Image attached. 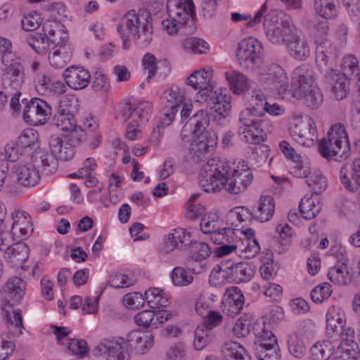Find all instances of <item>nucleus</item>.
<instances>
[{
	"label": "nucleus",
	"mask_w": 360,
	"mask_h": 360,
	"mask_svg": "<svg viewBox=\"0 0 360 360\" xmlns=\"http://www.w3.org/2000/svg\"><path fill=\"white\" fill-rule=\"evenodd\" d=\"M261 125L262 122H259L257 126L239 127L238 132L243 136V139L246 143L259 144L264 141L266 138V134L261 127Z\"/></svg>",
	"instance_id": "4c0bfd02"
},
{
	"label": "nucleus",
	"mask_w": 360,
	"mask_h": 360,
	"mask_svg": "<svg viewBox=\"0 0 360 360\" xmlns=\"http://www.w3.org/2000/svg\"><path fill=\"white\" fill-rule=\"evenodd\" d=\"M15 170L18 181L25 187H34L39 184L41 179L39 172L32 162L18 165Z\"/></svg>",
	"instance_id": "a878e982"
},
{
	"label": "nucleus",
	"mask_w": 360,
	"mask_h": 360,
	"mask_svg": "<svg viewBox=\"0 0 360 360\" xmlns=\"http://www.w3.org/2000/svg\"><path fill=\"white\" fill-rule=\"evenodd\" d=\"M214 243L220 246L214 250L215 255L219 257L226 256L236 251L240 246V240L236 235L233 229H227L224 233H217L212 238Z\"/></svg>",
	"instance_id": "f3484780"
},
{
	"label": "nucleus",
	"mask_w": 360,
	"mask_h": 360,
	"mask_svg": "<svg viewBox=\"0 0 360 360\" xmlns=\"http://www.w3.org/2000/svg\"><path fill=\"white\" fill-rule=\"evenodd\" d=\"M340 179L344 188L351 193H360V158L345 163L340 170Z\"/></svg>",
	"instance_id": "f8f14e48"
},
{
	"label": "nucleus",
	"mask_w": 360,
	"mask_h": 360,
	"mask_svg": "<svg viewBox=\"0 0 360 360\" xmlns=\"http://www.w3.org/2000/svg\"><path fill=\"white\" fill-rule=\"evenodd\" d=\"M287 343L289 353L294 357L301 359L305 355L307 347L297 333L290 334L288 336Z\"/></svg>",
	"instance_id": "c03bdc74"
},
{
	"label": "nucleus",
	"mask_w": 360,
	"mask_h": 360,
	"mask_svg": "<svg viewBox=\"0 0 360 360\" xmlns=\"http://www.w3.org/2000/svg\"><path fill=\"white\" fill-rule=\"evenodd\" d=\"M226 79L229 82L231 89L236 94L248 91L250 82L245 75L236 70L226 72Z\"/></svg>",
	"instance_id": "c9c22d12"
},
{
	"label": "nucleus",
	"mask_w": 360,
	"mask_h": 360,
	"mask_svg": "<svg viewBox=\"0 0 360 360\" xmlns=\"http://www.w3.org/2000/svg\"><path fill=\"white\" fill-rule=\"evenodd\" d=\"M290 135L299 144L310 147L318 138L315 123L311 118L298 121L290 129Z\"/></svg>",
	"instance_id": "ddd939ff"
},
{
	"label": "nucleus",
	"mask_w": 360,
	"mask_h": 360,
	"mask_svg": "<svg viewBox=\"0 0 360 360\" xmlns=\"http://www.w3.org/2000/svg\"><path fill=\"white\" fill-rule=\"evenodd\" d=\"M79 108L77 97L73 94H67L60 98L57 111L65 112L68 115H75L79 111Z\"/></svg>",
	"instance_id": "09e8293b"
},
{
	"label": "nucleus",
	"mask_w": 360,
	"mask_h": 360,
	"mask_svg": "<svg viewBox=\"0 0 360 360\" xmlns=\"http://www.w3.org/2000/svg\"><path fill=\"white\" fill-rule=\"evenodd\" d=\"M331 293V285L328 283H323L313 288L310 295L314 302L321 303L327 300Z\"/></svg>",
	"instance_id": "e2e57ef3"
},
{
	"label": "nucleus",
	"mask_w": 360,
	"mask_h": 360,
	"mask_svg": "<svg viewBox=\"0 0 360 360\" xmlns=\"http://www.w3.org/2000/svg\"><path fill=\"white\" fill-rule=\"evenodd\" d=\"M319 152L328 160L342 162L349 157V141L343 124H336L332 126L326 137L320 140Z\"/></svg>",
	"instance_id": "20e7f679"
},
{
	"label": "nucleus",
	"mask_w": 360,
	"mask_h": 360,
	"mask_svg": "<svg viewBox=\"0 0 360 360\" xmlns=\"http://www.w3.org/2000/svg\"><path fill=\"white\" fill-rule=\"evenodd\" d=\"M22 103L25 105L22 116L26 122L33 125L44 124L51 115V107L41 98H24Z\"/></svg>",
	"instance_id": "6e6552de"
},
{
	"label": "nucleus",
	"mask_w": 360,
	"mask_h": 360,
	"mask_svg": "<svg viewBox=\"0 0 360 360\" xmlns=\"http://www.w3.org/2000/svg\"><path fill=\"white\" fill-rule=\"evenodd\" d=\"M195 74L197 75L198 89H199L196 95V99L199 102L205 98V96H208L212 93L213 88L209 84L211 80L212 72L202 70L195 71Z\"/></svg>",
	"instance_id": "79ce46f5"
},
{
	"label": "nucleus",
	"mask_w": 360,
	"mask_h": 360,
	"mask_svg": "<svg viewBox=\"0 0 360 360\" xmlns=\"http://www.w3.org/2000/svg\"><path fill=\"white\" fill-rule=\"evenodd\" d=\"M238 250L245 258L252 259L259 254L260 246L256 239H246L245 243L240 241V246Z\"/></svg>",
	"instance_id": "052dcab7"
},
{
	"label": "nucleus",
	"mask_w": 360,
	"mask_h": 360,
	"mask_svg": "<svg viewBox=\"0 0 360 360\" xmlns=\"http://www.w3.org/2000/svg\"><path fill=\"white\" fill-rule=\"evenodd\" d=\"M211 248L204 242L193 241L190 243L189 256L185 264L195 274H199L202 270L201 262L210 257Z\"/></svg>",
	"instance_id": "dca6fc26"
},
{
	"label": "nucleus",
	"mask_w": 360,
	"mask_h": 360,
	"mask_svg": "<svg viewBox=\"0 0 360 360\" xmlns=\"http://www.w3.org/2000/svg\"><path fill=\"white\" fill-rule=\"evenodd\" d=\"M252 330L254 335L260 340L258 342H270L271 339H276L274 333L266 328V321L262 319L253 323Z\"/></svg>",
	"instance_id": "603ef678"
},
{
	"label": "nucleus",
	"mask_w": 360,
	"mask_h": 360,
	"mask_svg": "<svg viewBox=\"0 0 360 360\" xmlns=\"http://www.w3.org/2000/svg\"><path fill=\"white\" fill-rule=\"evenodd\" d=\"M49 147L51 152L58 158L69 161L75 155V147L69 141H63V139L56 134L51 135L49 139Z\"/></svg>",
	"instance_id": "4be33fe9"
},
{
	"label": "nucleus",
	"mask_w": 360,
	"mask_h": 360,
	"mask_svg": "<svg viewBox=\"0 0 360 360\" xmlns=\"http://www.w3.org/2000/svg\"><path fill=\"white\" fill-rule=\"evenodd\" d=\"M308 186L315 194H321L327 187V181L320 172L314 171L311 173L306 181Z\"/></svg>",
	"instance_id": "864d4df0"
},
{
	"label": "nucleus",
	"mask_w": 360,
	"mask_h": 360,
	"mask_svg": "<svg viewBox=\"0 0 360 360\" xmlns=\"http://www.w3.org/2000/svg\"><path fill=\"white\" fill-rule=\"evenodd\" d=\"M224 225V220L217 214L212 213L202 217L200 224L201 231L205 234H210L212 240L215 234L224 233L225 231L230 229L225 227Z\"/></svg>",
	"instance_id": "bb28decb"
},
{
	"label": "nucleus",
	"mask_w": 360,
	"mask_h": 360,
	"mask_svg": "<svg viewBox=\"0 0 360 360\" xmlns=\"http://www.w3.org/2000/svg\"><path fill=\"white\" fill-rule=\"evenodd\" d=\"M200 102L207 103V106L213 110L222 117L228 116L231 110V97L229 90L226 88H220L205 96Z\"/></svg>",
	"instance_id": "4468645a"
},
{
	"label": "nucleus",
	"mask_w": 360,
	"mask_h": 360,
	"mask_svg": "<svg viewBox=\"0 0 360 360\" xmlns=\"http://www.w3.org/2000/svg\"><path fill=\"white\" fill-rule=\"evenodd\" d=\"M263 115V111L259 110V104L256 103L252 108H246L241 111L239 117L241 124L240 127H248L254 124L257 126L258 123L262 122L259 117Z\"/></svg>",
	"instance_id": "a19ab883"
},
{
	"label": "nucleus",
	"mask_w": 360,
	"mask_h": 360,
	"mask_svg": "<svg viewBox=\"0 0 360 360\" xmlns=\"http://www.w3.org/2000/svg\"><path fill=\"white\" fill-rule=\"evenodd\" d=\"M15 345L7 333L0 335V360H6L14 352Z\"/></svg>",
	"instance_id": "69168bd1"
},
{
	"label": "nucleus",
	"mask_w": 360,
	"mask_h": 360,
	"mask_svg": "<svg viewBox=\"0 0 360 360\" xmlns=\"http://www.w3.org/2000/svg\"><path fill=\"white\" fill-rule=\"evenodd\" d=\"M255 101L259 104V110L267 112L271 115H279L283 112V109L277 103L270 104L268 103L262 94L255 95Z\"/></svg>",
	"instance_id": "680f3d73"
},
{
	"label": "nucleus",
	"mask_w": 360,
	"mask_h": 360,
	"mask_svg": "<svg viewBox=\"0 0 360 360\" xmlns=\"http://www.w3.org/2000/svg\"><path fill=\"white\" fill-rule=\"evenodd\" d=\"M299 207L302 217L308 220L314 218L321 210V206L316 205L314 200L310 198H302Z\"/></svg>",
	"instance_id": "3c124183"
},
{
	"label": "nucleus",
	"mask_w": 360,
	"mask_h": 360,
	"mask_svg": "<svg viewBox=\"0 0 360 360\" xmlns=\"http://www.w3.org/2000/svg\"><path fill=\"white\" fill-rule=\"evenodd\" d=\"M27 44L38 54H45L49 49L50 41L56 43L55 38H49L46 33L36 32L26 37Z\"/></svg>",
	"instance_id": "473e14b6"
},
{
	"label": "nucleus",
	"mask_w": 360,
	"mask_h": 360,
	"mask_svg": "<svg viewBox=\"0 0 360 360\" xmlns=\"http://www.w3.org/2000/svg\"><path fill=\"white\" fill-rule=\"evenodd\" d=\"M167 11L169 18L180 24L186 23L195 15L192 0H167Z\"/></svg>",
	"instance_id": "2eb2a0df"
},
{
	"label": "nucleus",
	"mask_w": 360,
	"mask_h": 360,
	"mask_svg": "<svg viewBox=\"0 0 360 360\" xmlns=\"http://www.w3.org/2000/svg\"><path fill=\"white\" fill-rule=\"evenodd\" d=\"M328 277L334 284L347 285L351 281V276L345 262H342L330 269Z\"/></svg>",
	"instance_id": "ea45409f"
},
{
	"label": "nucleus",
	"mask_w": 360,
	"mask_h": 360,
	"mask_svg": "<svg viewBox=\"0 0 360 360\" xmlns=\"http://www.w3.org/2000/svg\"><path fill=\"white\" fill-rule=\"evenodd\" d=\"M314 9L323 18L330 19L337 14L334 0H314Z\"/></svg>",
	"instance_id": "8fccbe9b"
},
{
	"label": "nucleus",
	"mask_w": 360,
	"mask_h": 360,
	"mask_svg": "<svg viewBox=\"0 0 360 360\" xmlns=\"http://www.w3.org/2000/svg\"><path fill=\"white\" fill-rule=\"evenodd\" d=\"M334 347L330 341L316 342L311 348V360H328L333 354Z\"/></svg>",
	"instance_id": "37998d69"
},
{
	"label": "nucleus",
	"mask_w": 360,
	"mask_h": 360,
	"mask_svg": "<svg viewBox=\"0 0 360 360\" xmlns=\"http://www.w3.org/2000/svg\"><path fill=\"white\" fill-rule=\"evenodd\" d=\"M66 84L74 90H82L89 84L91 74L89 71L82 66H70L63 74Z\"/></svg>",
	"instance_id": "aec40b11"
},
{
	"label": "nucleus",
	"mask_w": 360,
	"mask_h": 360,
	"mask_svg": "<svg viewBox=\"0 0 360 360\" xmlns=\"http://www.w3.org/2000/svg\"><path fill=\"white\" fill-rule=\"evenodd\" d=\"M315 42L316 43V63L319 70L324 75L328 76L334 70L333 63L338 56L339 50L335 44L327 39L321 41L316 39Z\"/></svg>",
	"instance_id": "9d476101"
},
{
	"label": "nucleus",
	"mask_w": 360,
	"mask_h": 360,
	"mask_svg": "<svg viewBox=\"0 0 360 360\" xmlns=\"http://www.w3.org/2000/svg\"><path fill=\"white\" fill-rule=\"evenodd\" d=\"M337 354L342 360H357L359 356V348L356 342H340L337 347Z\"/></svg>",
	"instance_id": "de8ad7c7"
},
{
	"label": "nucleus",
	"mask_w": 360,
	"mask_h": 360,
	"mask_svg": "<svg viewBox=\"0 0 360 360\" xmlns=\"http://www.w3.org/2000/svg\"><path fill=\"white\" fill-rule=\"evenodd\" d=\"M292 87L294 96L298 99L303 98L304 95L318 88L314 82L312 70L306 64L297 67L292 73Z\"/></svg>",
	"instance_id": "9b49d317"
},
{
	"label": "nucleus",
	"mask_w": 360,
	"mask_h": 360,
	"mask_svg": "<svg viewBox=\"0 0 360 360\" xmlns=\"http://www.w3.org/2000/svg\"><path fill=\"white\" fill-rule=\"evenodd\" d=\"M190 238V234L186 233V230L182 229H174L168 235L166 245L172 248H182L188 244L190 245L191 243Z\"/></svg>",
	"instance_id": "a18cd8bd"
},
{
	"label": "nucleus",
	"mask_w": 360,
	"mask_h": 360,
	"mask_svg": "<svg viewBox=\"0 0 360 360\" xmlns=\"http://www.w3.org/2000/svg\"><path fill=\"white\" fill-rule=\"evenodd\" d=\"M327 82L332 87V93L337 100H343L349 92V81L346 77L345 73H340L333 70L331 73L325 75Z\"/></svg>",
	"instance_id": "412c9836"
},
{
	"label": "nucleus",
	"mask_w": 360,
	"mask_h": 360,
	"mask_svg": "<svg viewBox=\"0 0 360 360\" xmlns=\"http://www.w3.org/2000/svg\"><path fill=\"white\" fill-rule=\"evenodd\" d=\"M279 347L276 339L270 342H258L255 345V354L257 360H280Z\"/></svg>",
	"instance_id": "cd10ccee"
},
{
	"label": "nucleus",
	"mask_w": 360,
	"mask_h": 360,
	"mask_svg": "<svg viewBox=\"0 0 360 360\" xmlns=\"http://www.w3.org/2000/svg\"><path fill=\"white\" fill-rule=\"evenodd\" d=\"M253 174L244 160L229 162L212 160L200 172L199 185L207 193H216L225 188L231 194H239L251 184Z\"/></svg>",
	"instance_id": "f257e3e1"
},
{
	"label": "nucleus",
	"mask_w": 360,
	"mask_h": 360,
	"mask_svg": "<svg viewBox=\"0 0 360 360\" xmlns=\"http://www.w3.org/2000/svg\"><path fill=\"white\" fill-rule=\"evenodd\" d=\"M267 12V6L264 4L259 10L255 13L254 18L251 19L250 15H243L238 13H233L231 14V20L234 22H239L241 20L248 21L247 25L248 27H253L256 24L260 23L263 19L264 14Z\"/></svg>",
	"instance_id": "5fc2aeb1"
},
{
	"label": "nucleus",
	"mask_w": 360,
	"mask_h": 360,
	"mask_svg": "<svg viewBox=\"0 0 360 360\" xmlns=\"http://www.w3.org/2000/svg\"><path fill=\"white\" fill-rule=\"evenodd\" d=\"M258 80L267 89L285 91L288 86V77L285 70L278 64L272 63L264 68L258 75Z\"/></svg>",
	"instance_id": "1a4fd4ad"
},
{
	"label": "nucleus",
	"mask_w": 360,
	"mask_h": 360,
	"mask_svg": "<svg viewBox=\"0 0 360 360\" xmlns=\"http://www.w3.org/2000/svg\"><path fill=\"white\" fill-rule=\"evenodd\" d=\"M301 99H304V104L309 108L316 109L321 105L323 101V96L319 88H315L304 95Z\"/></svg>",
	"instance_id": "0e129e2a"
},
{
	"label": "nucleus",
	"mask_w": 360,
	"mask_h": 360,
	"mask_svg": "<svg viewBox=\"0 0 360 360\" xmlns=\"http://www.w3.org/2000/svg\"><path fill=\"white\" fill-rule=\"evenodd\" d=\"M145 300L152 309L166 307L169 304V298L160 289L153 288L145 292Z\"/></svg>",
	"instance_id": "58836bf2"
},
{
	"label": "nucleus",
	"mask_w": 360,
	"mask_h": 360,
	"mask_svg": "<svg viewBox=\"0 0 360 360\" xmlns=\"http://www.w3.org/2000/svg\"><path fill=\"white\" fill-rule=\"evenodd\" d=\"M263 46L254 37L242 40L236 50V58L239 65L248 70H255L262 63Z\"/></svg>",
	"instance_id": "39448f33"
},
{
	"label": "nucleus",
	"mask_w": 360,
	"mask_h": 360,
	"mask_svg": "<svg viewBox=\"0 0 360 360\" xmlns=\"http://www.w3.org/2000/svg\"><path fill=\"white\" fill-rule=\"evenodd\" d=\"M26 285L24 281L18 276L10 278L6 282L4 292L14 302H19L25 294Z\"/></svg>",
	"instance_id": "72a5a7b5"
},
{
	"label": "nucleus",
	"mask_w": 360,
	"mask_h": 360,
	"mask_svg": "<svg viewBox=\"0 0 360 360\" xmlns=\"http://www.w3.org/2000/svg\"><path fill=\"white\" fill-rule=\"evenodd\" d=\"M209 122L207 112L200 110L196 112L182 128L181 138L184 141H188L190 134L195 137L189 148L190 154L195 162L205 159L206 155L212 150L216 145L215 139L211 137L207 131H205Z\"/></svg>",
	"instance_id": "f03ea898"
},
{
	"label": "nucleus",
	"mask_w": 360,
	"mask_h": 360,
	"mask_svg": "<svg viewBox=\"0 0 360 360\" xmlns=\"http://www.w3.org/2000/svg\"><path fill=\"white\" fill-rule=\"evenodd\" d=\"M275 212V203L271 195L261 196L257 207L254 210L255 219L261 222L269 221Z\"/></svg>",
	"instance_id": "2f4dec72"
},
{
	"label": "nucleus",
	"mask_w": 360,
	"mask_h": 360,
	"mask_svg": "<svg viewBox=\"0 0 360 360\" xmlns=\"http://www.w3.org/2000/svg\"><path fill=\"white\" fill-rule=\"evenodd\" d=\"M72 56V53L69 46L57 45L53 49V51L50 52L49 61L53 68L61 69L66 66Z\"/></svg>",
	"instance_id": "c85d7f7f"
},
{
	"label": "nucleus",
	"mask_w": 360,
	"mask_h": 360,
	"mask_svg": "<svg viewBox=\"0 0 360 360\" xmlns=\"http://www.w3.org/2000/svg\"><path fill=\"white\" fill-rule=\"evenodd\" d=\"M127 342L138 352L144 354L153 346L154 336L147 332L134 330L128 335Z\"/></svg>",
	"instance_id": "5701e85b"
},
{
	"label": "nucleus",
	"mask_w": 360,
	"mask_h": 360,
	"mask_svg": "<svg viewBox=\"0 0 360 360\" xmlns=\"http://www.w3.org/2000/svg\"><path fill=\"white\" fill-rule=\"evenodd\" d=\"M225 295L226 303L229 307L227 314L230 316H234L240 313L244 304V296L238 287H231L226 289Z\"/></svg>",
	"instance_id": "c756f323"
},
{
	"label": "nucleus",
	"mask_w": 360,
	"mask_h": 360,
	"mask_svg": "<svg viewBox=\"0 0 360 360\" xmlns=\"http://www.w3.org/2000/svg\"><path fill=\"white\" fill-rule=\"evenodd\" d=\"M96 356H103L105 360H129L127 344L123 338L103 340L92 351Z\"/></svg>",
	"instance_id": "0eeeda50"
},
{
	"label": "nucleus",
	"mask_w": 360,
	"mask_h": 360,
	"mask_svg": "<svg viewBox=\"0 0 360 360\" xmlns=\"http://www.w3.org/2000/svg\"><path fill=\"white\" fill-rule=\"evenodd\" d=\"M264 27L266 38L274 44H287L292 39V30L287 22L277 12L271 11L264 14Z\"/></svg>",
	"instance_id": "423d86ee"
},
{
	"label": "nucleus",
	"mask_w": 360,
	"mask_h": 360,
	"mask_svg": "<svg viewBox=\"0 0 360 360\" xmlns=\"http://www.w3.org/2000/svg\"><path fill=\"white\" fill-rule=\"evenodd\" d=\"M135 323L144 328L150 327L157 328L155 323V312L150 310H144L138 313L134 316Z\"/></svg>",
	"instance_id": "774afa93"
},
{
	"label": "nucleus",
	"mask_w": 360,
	"mask_h": 360,
	"mask_svg": "<svg viewBox=\"0 0 360 360\" xmlns=\"http://www.w3.org/2000/svg\"><path fill=\"white\" fill-rule=\"evenodd\" d=\"M31 160L37 170L46 175L54 174L58 167L56 156L52 152L49 153L41 148H37L34 150Z\"/></svg>",
	"instance_id": "6ab92c4d"
},
{
	"label": "nucleus",
	"mask_w": 360,
	"mask_h": 360,
	"mask_svg": "<svg viewBox=\"0 0 360 360\" xmlns=\"http://www.w3.org/2000/svg\"><path fill=\"white\" fill-rule=\"evenodd\" d=\"M141 25L144 27L143 30L146 33L139 35V38L144 43H150L153 37V29L152 18L147 12L143 10L136 11L132 9L122 18L117 26V30L123 41L122 48L124 49H129L131 46L129 39L133 34H136V30H138Z\"/></svg>",
	"instance_id": "7ed1b4c3"
},
{
	"label": "nucleus",
	"mask_w": 360,
	"mask_h": 360,
	"mask_svg": "<svg viewBox=\"0 0 360 360\" xmlns=\"http://www.w3.org/2000/svg\"><path fill=\"white\" fill-rule=\"evenodd\" d=\"M227 269L229 271V276L237 283L249 281L255 272V266L245 262L232 264L230 266H227Z\"/></svg>",
	"instance_id": "393cba45"
},
{
	"label": "nucleus",
	"mask_w": 360,
	"mask_h": 360,
	"mask_svg": "<svg viewBox=\"0 0 360 360\" xmlns=\"http://www.w3.org/2000/svg\"><path fill=\"white\" fill-rule=\"evenodd\" d=\"M171 278L173 284L176 286H186L190 285L193 281V276L181 266H176L173 269Z\"/></svg>",
	"instance_id": "4d7b16f0"
},
{
	"label": "nucleus",
	"mask_w": 360,
	"mask_h": 360,
	"mask_svg": "<svg viewBox=\"0 0 360 360\" xmlns=\"http://www.w3.org/2000/svg\"><path fill=\"white\" fill-rule=\"evenodd\" d=\"M38 134L32 129H27L18 137L16 146L21 149L27 148L34 145L37 141Z\"/></svg>",
	"instance_id": "338daca9"
},
{
	"label": "nucleus",
	"mask_w": 360,
	"mask_h": 360,
	"mask_svg": "<svg viewBox=\"0 0 360 360\" xmlns=\"http://www.w3.org/2000/svg\"><path fill=\"white\" fill-rule=\"evenodd\" d=\"M21 148L16 146V143H8L5 147L6 154H0V191L1 190L6 179H7V173L8 172V162H15L18 159V155L21 154Z\"/></svg>",
	"instance_id": "b1692460"
},
{
	"label": "nucleus",
	"mask_w": 360,
	"mask_h": 360,
	"mask_svg": "<svg viewBox=\"0 0 360 360\" xmlns=\"http://www.w3.org/2000/svg\"><path fill=\"white\" fill-rule=\"evenodd\" d=\"M212 340L211 331L205 329V326H199L195 330L193 346L196 350L204 349Z\"/></svg>",
	"instance_id": "13d9d810"
},
{
	"label": "nucleus",
	"mask_w": 360,
	"mask_h": 360,
	"mask_svg": "<svg viewBox=\"0 0 360 360\" xmlns=\"http://www.w3.org/2000/svg\"><path fill=\"white\" fill-rule=\"evenodd\" d=\"M198 193L193 194L187 203L186 217L191 219H195L205 215L206 209L200 203H195L196 199L199 197Z\"/></svg>",
	"instance_id": "6e6d98bb"
},
{
	"label": "nucleus",
	"mask_w": 360,
	"mask_h": 360,
	"mask_svg": "<svg viewBox=\"0 0 360 360\" xmlns=\"http://www.w3.org/2000/svg\"><path fill=\"white\" fill-rule=\"evenodd\" d=\"M5 73L2 76V85L5 89L17 90L24 82V68L21 63L15 58L12 62L4 65Z\"/></svg>",
	"instance_id": "a211bd4d"
},
{
	"label": "nucleus",
	"mask_w": 360,
	"mask_h": 360,
	"mask_svg": "<svg viewBox=\"0 0 360 360\" xmlns=\"http://www.w3.org/2000/svg\"><path fill=\"white\" fill-rule=\"evenodd\" d=\"M52 122L54 126L63 131L73 130L77 124L75 115H68L65 112L58 111H57L56 114L53 117Z\"/></svg>",
	"instance_id": "49530a36"
},
{
	"label": "nucleus",
	"mask_w": 360,
	"mask_h": 360,
	"mask_svg": "<svg viewBox=\"0 0 360 360\" xmlns=\"http://www.w3.org/2000/svg\"><path fill=\"white\" fill-rule=\"evenodd\" d=\"M326 330L328 334L331 333H339L340 329L345 326V315L340 308L333 307L326 314Z\"/></svg>",
	"instance_id": "f704fd0d"
},
{
	"label": "nucleus",
	"mask_w": 360,
	"mask_h": 360,
	"mask_svg": "<svg viewBox=\"0 0 360 360\" xmlns=\"http://www.w3.org/2000/svg\"><path fill=\"white\" fill-rule=\"evenodd\" d=\"M288 43V51L292 58L302 61L309 57L311 49L305 37H297Z\"/></svg>",
	"instance_id": "7c9ffc66"
},
{
	"label": "nucleus",
	"mask_w": 360,
	"mask_h": 360,
	"mask_svg": "<svg viewBox=\"0 0 360 360\" xmlns=\"http://www.w3.org/2000/svg\"><path fill=\"white\" fill-rule=\"evenodd\" d=\"M252 319V316L248 314L238 319L233 327L234 335L238 338L248 336L250 333Z\"/></svg>",
	"instance_id": "bf43d9fd"
},
{
	"label": "nucleus",
	"mask_w": 360,
	"mask_h": 360,
	"mask_svg": "<svg viewBox=\"0 0 360 360\" xmlns=\"http://www.w3.org/2000/svg\"><path fill=\"white\" fill-rule=\"evenodd\" d=\"M222 352L224 360H251L245 349L236 342H226Z\"/></svg>",
	"instance_id": "e433bc0d"
}]
</instances>
